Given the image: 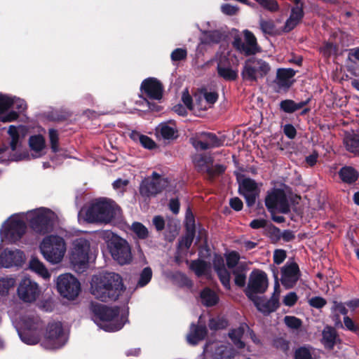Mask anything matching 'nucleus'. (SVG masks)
Here are the masks:
<instances>
[{
    "label": "nucleus",
    "mask_w": 359,
    "mask_h": 359,
    "mask_svg": "<svg viewBox=\"0 0 359 359\" xmlns=\"http://www.w3.org/2000/svg\"><path fill=\"white\" fill-rule=\"evenodd\" d=\"M24 136H11L9 146L0 148V162L22 161L32 158H39L46 154L47 146L43 136H30L29 145L30 152L23 146Z\"/></svg>",
    "instance_id": "f257e3e1"
},
{
    "label": "nucleus",
    "mask_w": 359,
    "mask_h": 359,
    "mask_svg": "<svg viewBox=\"0 0 359 359\" xmlns=\"http://www.w3.org/2000/svg\"><path fill=\"white\" fill-rule=\"evenodd\" d=\"M123 290L121 277L108 272L93 276L90 282V293L102 302L116 300Z\"/></svg>",
    "instance_id": "f03ea898"
},
{
    "label": "nucleus",
    "mask_w": 359,
    "mask_h": 359,
    "mask_svg": "<svg viewBox=\"0 0 359 359\" xmlns=\"http://www.w3.org/2000/svg\"><path fill=\"white\" fill-rule=\"evenodd\" d=\"M90 311L95 323L106 332L121 330L127 322V315L118 307H108L98 303H91Z\"/></svg>",
    "instance_id": "7ed1b4c3"
},
{
    "label": "nucleus",
    "mask_w": 359,
    "mask_h": 359,
    "mask_svg": "<svg viewBox=\"0 0 359 359\" xmlns=\"http://www.w3.org/2000/svg\"><path fill=\"white\" fill-rule=\"evenodd\" d=\"M83 214H85L84 219L88 222L107 224L119 216L121 210L114 201L99 198L92 201L87 209L81 210L79 217Z\"/></svg>",
    "instance_id": "20e7f679"
},
{
    "label": "nucleus",
    "mask_w": 359,
    "mask_h": 359,
    "mask_svg": "<svg viewBox=\"0 0 359 359\" xmlns=\"http://www.w3.org/2000/svg\"><path fill=\"white\" fill-rule=\"evenodd\" d=\"M13 322L21 340L28 345H34L39 341V330L41 322L38 316L28 312L20 317L10 313Z\"/></svg>",
    "instance_id": "39448f33"
},
{
    "label": "nucleus",
    "mask_w": 359,
    "mask_h": 359,
    "mask_svg": "<svg viewBox=\"0 0 359 359\" xmlns=\"http://www.w3.org/2000/svg\"><path fill=\"white\" fill-rule=\"evenodd\" d=\"M30 228L36 233L45 235L54 229L58 216L52 210L41 207L25 212Z\"/></svg>",
    "instance_id": "423d86ee"
},
{
    "label": "nucleus",
    "mask_w": 359,
    "mask_h": 359,
    "mask_svg": "<svg viewBox=\"0 0 359 359\" xmlns=\"http://www.w3.org/2000/svg\"><path fill=\"white\" fill-rule=\"evenodd\" d=\"M43 258L49 264H60L67 252V243L64 238L56 234L46 236L39 245Z\"/></svg>",
    "instance_id": "0eeeda50"
},
{
    "label": "nucleus",
    "mask_w": 359,
    "mask_h": 359,
    "mask_svg": "<svg viewBox=\"0 0 359 359\" xmlns=\"http://www.w3.org/2000/svg\"><path fill=\"white\" fill-rule=\"evenodd\" d=\"M102 238L107 244L112 258L121 265L130 264L133 259L131 248L128 243L111 231L101 233Z\"/></svg>",
    "instance_id": "6e6552de"
},
{
    "label": "nucleus",
    "mask_w": 359,
    "mask_h": 359,
    "mask_svg": "<svg viewBox=\"0 0 359 359\" xmlns=\"http://www.w3.org/2000/svg\"><path fill=\"white\" fill-rule=\"evenodd\" d=\"M25 219V212L11 215L0 229L1 240L8 243H15L20 241L27 229Z\"/></svg>",
    "instance_id": "1a4fd4ad"
},
{
    "label": "nucleus",
    "mask_w": 359,
    "mask_h": 359,
    "mask_svg": "<svg viewBox=\"0 0 359 359\" xmlns=\"http://www.w3.org/2000/svg\"><path fill=\"white\" fill-rule=\"evenodd\" d=\"M271 70V67L269 62L262 58L251 57L245 61L241 76L244 81L258 82L266 77Z\"/></svg>",
    "instance_id": "9d476101"
},
{
    "label": "nucleus",
    "mask_w": 359,
    "mask_h": 359,
    "mask_svg": "<svg viewBox=\"0 0 359 359\" xmlns=\"http://www.w3.org/2000/svg\"><path fill=\"white\" fill-rule=\"evenodd\" d=\"M92 248L89 240L84 237L74 239L69 250V259L74 266L85 268L92 253Z\"/></svg>",
    "instance_id": "9b49d317"
},
{
    "label": "nucleus",
    "mask_w": 359,
    "mask_h": 359,
    "mask_svg": "<svg viewBox=\"0 0 359 359\" xmlns=\"http://www.w3.org/2000/svg\"><path fill=\"white\" fill-rule=\"evenodd\" d=\"M67 337L63 332L62 323L54 322L48 324L41 346L48 350L57 349L67 342Z\"/></svg>",
    "instance_id": "f8f14e48"
},
{
    "label": "nucleus",
    "mask_w": 359,
    "mask_h": 359,
    "mask_svg": "<svg viewBox=\"0 0 359 359\" xmlns=\"http://www.w3.org/2000/svg\"><path fill=\"white\" fill-rule=\"evenodd\" d=\"M56 286L60 294L68 300L75 299L81 292L80 282L69 273L61 274L57 278Z\"/></svg>",
    "instance_id": "ddd939ff"
},
{
    "label": "nucleus",
    "mask_w": 359,
    "mask_h": 359,
    "mask_svg": "<svg viewBox=\"0 0 359 359\" xmlns=\"http://www.w3.org/2000/svg\"><path fill=\"white\" fill-rule=\"evenodd\" d=\"M168 184L166 178L154 172L152 175L142 180L140 187V195L144 198L155 196L161 192Z\"/></svg>",
    "instance_id": "4468645a"
},
{
    "label": "nucleus",
    "mask_w": 359,
    "mask_h": 359,
    "mask_svg": "<svg viewBox=\"0 0 359 359\" xmlns=\"http://www.w3.org/2000/svg\"><path fill=\"white\" fill-rule=\"evenodd\" d=\"M268 285L269 281L266 273L259 270L253 271L250 275L245 294L249 299L253 300L259 297L258 294L264 293Z\"/></svg>",
    "instance_id": "2eb2a0df"
},
{
    "label": "nucleus",
    "mask_w": 359,
    "mask_h": 359,
    "mask_svg": "<svg viewBox=\"0 0 359 359\" xmlns=\"http://www.w3.org/2000/svg\"><path fill=\"white\" fill-rule=\"evenodd\" d=\"M233 45L237 50L245 55H255L261 51L256 37L248 29L243 31V39L239 36L234 38Z\"/></svg>",
    "instance_id": "dca6fc26"
},
{
    "label": "nucleus",
    "mask_w": 359,
    "mask_h": 359,
    "mask_svg": "<svg viewBox=\"0 0 359 359\" xmlns=\"http://www.w3.org/2000/svg\"><path fill=\"white\" fill-rule=\"evenodd\" d=\"M17 292L19 298L26 303L34 302L41 294L39 284L29 278H24L21 280Z\"/></svg>",
    "instance_id": "f3484780"
},
{
    "label": "nucleus",
    "mask_w": 359,
    "mask_h": 359,
    "mask_svg": "<svg viewBox=\"0 0 359 359\" xmlns=\"http://www.w3.org/2000/svg\"><path fill=\"white\" fill-rule=\"evenodd\" d=\"M265 204L271 214L276 212L285 213L289 210V204L285 194L281 189H273L266 197Z\"/></svg>",
    "instance_id": "a211bd4d"
},
{
    "label": "nucleus",
    "mask_w": 359,
    "mask_h": 359,
    "mask_svg": "<svg viewBox=\"0 0 359 359\" xmlns=\"http://www.w3.org/2000/svg\"><path fill=\"white\" fill-rule=\"evenodd\" d=\"M192 162L198 171L205 172L210 176L221 174L225 170L222 165H213L212 158L208 155L196 154L192 156Z\"/></svg>",
    "instance_id": "6ab92c4d"
},
{
    "label": "nucleus",
    "mask_w": 359,
    "mask_h": 359,
    "mask_svg": "<svg viewBox=\"0 0 359 359\" xmlns=\"http://www.w3.org/2000/svg\"><path fill=\"white\" fill-rule=\"evenodd\" d=\"M276 283L274 286V292L270 299H266L264 297H259L252 300L257 309L263 313H269L274 311L278 307L279 304V283L278 278L275 276Z\"/></svg>",
    "instance_id": "aec40b11"
},
{
    "label": "nucleus",
    "mask_w": 359,
    "mask_h": 359,
    "mask_svg": "<svg viewBox=\"0 0 359 359\" xmlns=\"http://www.w3.org/2000/svg\"><path fill=\"white\" fill-rule=\"evenodd\" d=\"M25 261V253L18 249L6 248L0 252V266L11 268L20 266Z\"/></svg>",
    "instance_id": "412c9836"
},
{
    "label": "nucleus",
    "mask_w": 359,
    "mask_h": 359,
    "mask_svg": "<svg viewBox=\"0 0 359 359\" xmlns=\"http://www.w3.org/2000/svg\"><path fill=\"white\" fill-rule=\"evenodd\" d=\"M300 278V271L297 263L287 262L281 269L280 281L287 289L292 288Z\"/></svg>",
    "instance_id": "4be33fe9"
},
{
    "label": "nucleus",
    "mask_w": 359,
    "mask_h": 359,
    "mask_svg": "<svg viewBox=\"0 0 359 359\" xmlns=\"http://www.w3.org/2000/svg\"><path fill=\"white\" fill-rule=\"evenodd\" d=\"M238 181L239 192L245 197L247 205L249 207L253 205L259 192L257 184L250 178L243 180L238 178Z\"/></svg>",
    "instance_id": "5701e85b"
},
{
    "label": "nucleus",
    "mask_w": 359,
    "mask_h": 359,
    "mask_svg": "<svg viewBox=\"0 0 359 359\" xmlns=\"http://www.w3.org/2000/svg\"><path fill=\"white\" fill-rule=\"evenodd\" d=\"M190 142L196 150H205L223 144V136H192Z\"/></svg>",
    "instance_id": "b1692460"
},
{
    "label": "nucleus",
    "mask_w": 359,
    "mask_h": 359,
    "mask_svg": "<svg viewBox=\"0 0 359 359\" xmlns=\"http://www.w3.org/2000/svg\"><path fill=\"white\" fill-rule=\"evenodd\" d=\"M141 90L149 99L161 100L162 97V85L155 79H145L141 85Z\"/></svg>",
    "instance_id": "393cba45"
},
{
    "label": "nucleus",
    "mask_w": 359,
    "mask_h": 359,
    "mask_svg": "<svg viewBox=\"0 0 359 359\" xmlns=\"http://www.w3.org/2000/svg\"><path fill=\"white\" fill-rule=\"evenodd\" d=\"M212 264L222 284L226 289L229 290L231 287L230 273L226 267L224 259L221 255H215Z\"/></svg>",
    "instance_id": "a878e982"
},
{
    "label": "nucleus",
    "mask_w": 359,
    "mask_h": 359,
    "mask_svg": "<svg viewBox=\"0 0 359 359\" xmlns=\"http://www.w3.org/2000/svg\"><path fill=\"white\" fill-rule=\"evenodd\" d=\"M293 1L296 6L292 8L290 15L286 20L284 26V31L287 32L293 29L299 23L304 16L303 3L301 0Z\"/></svg>",
    "instance_id": "bb28decb"
},
{
    "label": "nucleus",
    "mask_w": 359,
    "mask_h": 359,
    "mask_svg": "<svg viewBox=\"0 0 359 359\" xmlns=\"http://www.w3.org/2000/svg\"><path fill=\"white\" fill-rule=\"evenodd\" d=\"M131 137L134 141H139L144 148L154 149L166 145L170 140H174L177 136H157V142H155L149 136H131Z\"/></svg>",
    "instance_id": "cd10ccee"
},
{
    "label": "nucleus",
    "mask_w": 359,
    "mask_h": 359,
    "mask_svg": "<svg viewBox=\"0 0 359 359\" xmlns=\"http://www.w3.org/2000/svg\"><path fill=\"white\" fill-rule=\"evenodd\" d=\"M295 74V71L291 68L278 69L277 70L275 83L279 88H288L291 84V79Z\"/></svg>",
    "instance_id": "c85d7f7f"
},
{
    "label": "nucleus",
    "mask_w": 359,
    "mask_h": 359,
    "mask_svg": "<svg viewBox=\"0 0 359 359\" xmlns=\"http://www.w3.org/2000/svg\"><path fill=\"white\" fill-rule=\"evenodd\" d=\"M245 329H247L250 332V335L252 340L254 342H256L255 334L249 330L248 326L245 325H241L238 327L231 330V332L229 333L230 339H231L234 345L238 348H242L245 346V344L242 341Z\"/></svg>",
    "instance_id": "c756f323"
},
{
    "label": "nucleus",
    "mask_w": 359,
    "mask_h": 359,
    "mask_svg": "<svg viewBox=\"0 0 359 359\" xmlns=\"http://www.w3.org/2000/svg\"><path fill=\"white\" fill-rule=\"evenodd\" d=\"M29 267L32 271L34 272L43 279L48 280L50 278V272L45 264L39 258L34 257H32L29 262Z\"/></svg>",
    "instance_id": "7c9ffc66"
},
{
    "label": "nucleus",
    "mask_w": 359,
    "mask_h": 359,
    "mask_svg": "<svg viewBox=\"0 0 359 359\" xmlns=\"http://www.w3.org/2000/svg\"><path fill=\"white\" fill-rule=\"evenodd\" d=\"M207 334V330L204 326H196L192 324L191 325L190 332L187 338L190 344L196 345L200 341L203 340Z\"/></svg>",
    "instance_id": "2f4dec72"
},
{
    "label": "nucleus",
    "mask_w": 359,
    "mask_h": 359,
    "mask_svg": "<svg viewBox=\"0 0 359 359\" xmlns=\"http://www.w3.org/2000/svg\"><path fill=\"white\" fill-rule=\"evenodd\" d=\"M339 175L343 182L351 184L357 181L359 173L354 168L346 165L339 170Z\"/></svg>",
    "instance_id": "473e14b6"
},
{
    "label": "nucleus",
    "mask_w": 359,
    "mask_h": 359,
    "mask_svg": "<svg viewBox=\"0 0 359 359\" xmlns=\"http://www.w3.org/2000/svg\"><path fill=\"white\" fill-rule=\"evenodd\" d=\"M178 133L177 127L174 121L162 122L156 128V135H175Z\"/></svg>",
    "instance_id": "72a5a7b5"
},
{
    "label": "nucleus",
    "mask_w": 359,
    "mask_h": 359,
    "mask_svg": "<svg viewBox=\"0 0 359 359\" xmlns=\"http://www.w3.org/2000/svg\"><path fill=\"white\" fill-rule=\"evenodd\" d=\"M16 284L15 278L12 276H6L0 278V296L8 295L10 291L13 290Z\"/></svg>",
    "instance_id": "f704fd0d"
},
{
    "label": "nucleus",
    "mask_w": 359,
    "mask_h": 359,
    "mask_svg": "<svg viewBox=\"0 0 359 359\" xmlns=\"http://www.w3.org/2000/svg\"><path fill=\"white\" fill-rule=\"evenodd\" d=\"M235 284L239 287L245 285L247 277V268L244 264H238V265L233 269Z\"/></svg>",
    "instance_id": "c9c22d12"
},
{
    "label": "nucleus",
    "mask_w": 359,
    "mask_h": 359,
    "mask_svg": "<svg viewBox=\"0 0 359 359\" xmlns=\"http://www.w3.org/2000/svg\"><path fill=\"white\" fill-rule=\"evenodd\" d=\"M310 99H307L306 101H302L298 103L294 102L291 100H285L280 102V109L287 113H292L298 109L303 108L306 106Z\"/></svg>",
    "instance_id": "e433bc0d"
},
{
    "label": "nucleus",
    "mask_w": 359,
    "mask_h": 359,
    "mask_svg": "<svg viewBox=\"0 0 359 359\" xmlns=\"http://www.w3.org/2000/svg\"><path fill=\"white\" fill-rule=\"evenodd\" d=\"M201 299L203 304L206 306H212L219 301L217 294L208 288H205L201 292Z\"/></svg>",
    "instance_id": "4c0bfd02"
},
{
    "label": "nucleus",
    "mask_w": 359,
    "mask_h": 359,
    "mask_svg": "<svg viewBox=\"0 0 359 359\" xmlns=\"http://www.w3.org/2000/svg\"><path fill=\"white\" fill-rule=\"evenodd\" d=\"M337 339L335 330L330 327H326L323 331V343L326 348H332Z\"/></svg>",
    "instance_id": "58836bf2"
},
{
    "label": "nucleus",
    "mask_w": 359,
    "mask_h": 359,
    "mask_svg": "<svg viewBox=\"0 0 359 359\" xmlns=\"http://www.w3.org/2000/svg\"><path fill=\"white\" fill-rule=\"evenodd\" d=\"M200 93L201 97L203 98L206 102L204 106L199 104L201 109H206L210 107L218 99V94L215 91H208L206 88H203Z\"/></svg>",
    "instance_id": "ea45409f"
},
{
    "label": "nucleus",
    "mask_w": 359,
    "mask_h": 359,
    "mask_svg": "<svg viewBox=\"0 0 359 359\" xmlns=\"http://www.w3.org/2000/svg\"><path fill=\"white\" fill-rule=\"evenodd\" d=\"M344 143L348 151L359 155V136H345Z\"/></svg>",
    "instance_id": "a19ab883"
},
{
    "label": "nucleus",
    "mask_w": 359,
    "mask_h": 359,
    "mask_svg": "<svg viewBox=\"0 0 359 359\" xmlns=\"http://www.w3.org/2000/svg\"><path fill=\"white\" fill-rule=\"evenodd\" d=\"M217 72L219 76L225 80H235L238 76L237 72L230 67H224L221 62L217 65Z\"/></svg>",
    "instance_id": "79ce46f5"
},
{
    "label": "nucleus",
    "mask_w": 359,
    "mask_h": 359,
    "mask_svg": "<svg viewBox=\"0 0 359 359\" xmlns=\"http://www.w3.org/2000/svg\"><path fill=\"white\" fill-rule=\"evenodd\" d=\"M151 277V269L150 267H145L140 273V277L137 282L136 288L146 286L150 282Z\"/></svg>",
    "instance_id": "37998d69"
},
{
    "label": "nucleus",
    "mask_w": 359,
    "mask_h": 359,
    "mask_svg": "<svg viewBox=\"0 0 359 359\" xmlns=\"http://www.w3.org/2000/svg\"><path fill=\"white\" fill-rule=\"evenodd\" d=\"M190 267L198 276H200L205 273L208 269V265L204 261L195 260L191 262Z\"/></svg>",
    "instance_id": "c03bdc74"
},
{
    "label": "nucleus",
    "mask_w": 359,
    "mask_h": 359,
    "mask_svg": "<svg viewBox=\"0 0 359 359\" xmlns=\"http://www.w3.org/2000/svg\"><path fill=\"white\" fill-rule=\"evenodd\" d=\"M131 230L140 239L146 238L149 234L147 227L140 222L133 223Z\"/></svg>",
    "instance_id": "a18cd8bd"
},
{
    "label": "nucleus",
    "mask_w": 359,
    "mask_h": 359,
    "mask_svg": "<svg viewBox=\"0 0 359 359\" xmlns=\"http://www.w3.org/2000/svg\"><path fill=\"white\" fill-rule=\"evenodd\" d=\"M320 51L324 56L329 57L337 53V46L332 42H325L320 48Z\"/></svg>",
    "instance_id": "49530a36"
},
{
    "label": "nucleus",
    "mask_w": 359,
    "mask_h": 359,
    "mask_svg": "<svg viewBox=\"0 0 359 359\" xmlns=\"http://www.w3.org/2000/svg\"><path fill=\"white\" fill-rule=\"evenodd\" d=\"M240 256L236 252L232 251L226 255V265L229 269H235L238 264Z\"/></svg>",
    "instance_id": "de8ad7c7"
},
{
    "label": "nucleus",
    "mask_w": 359,
    "mask_h": 359,
    "mask_svg": "<svg viewBox=\"0 0 359 359\" xmlns=\"http://www.w3.org/2000/svg\"><path fill=\"white\" fill-rule=\"evenodd\" d=\"M263 8L271 11H277L279 8L278 4L276 0H255Z\"/></svg>",
    "instance_id": "09e8293b"
},
{
    "label": "nucleus",
    "mask_w": 359,
    "mask_h": 359,
    "mask_svg": "<svg viewBox=\"0 0 359 359\" xmlns=\"http://www.w3.org/2000/svg\"><path fill=\"white\" fill-rule=\"evenodd\" d=\"M259 26L262 31L268 34H272L275 30V25L272 20H265L261 19L259 21Z\"/></svg>",
    "instance_id": "8fccbe9b"
},
{
    "label": "nucleus",
    "mask_w": 359,
    "mask_h": 359,
    "mask_svg": "<svg viewBox=\"0 0 359 359\" xmlns=\"http://www.w3.org/2000/svg\"><path fill=\"white\" fill-rule=\"evenodd\" d=\"M227 325L226 320L223 318H212L210 320L209 327L211 330L224 328Z\"/></svg>",
    "instance_id": "3c124183"
},
{
    "label": "nucleus",
    "mask_w": 359,
    "mask_h": 359,
    "mask_svg": "<svg viewBox=\"0 0 359 359\" xmlns=\"http://www.w3.org/2000/svg\"><path fill=\"white\" fill-rule=\"evenodd\" d=\"M69 114L66 111H53L48 115V118L54 121H60L62 120H65L67 117H69Z\"/></svg>",
    "instance_id": "603ef678"
},
{
    "label": "nucleus",
    "mask_w": 359,
    "mask_h": 359,
    "mask_svg": "<svg viewBox=\"0 0 359 359\" xmlns=\"http://www.w3.org/2000/svg\"><path fill=\"white\" fill-rule=\"evenodd\" d=\"M11 107L17 109L19 113H22L27 109V104L25 100L18 97H12Z\"/></svg>",
    "instance_id": "864d4df0"
},
{
    "label": "nucleus",
    "mask_w": 359,
    "mask_h": 359,
    "mask_svg": "<svg viewBox=\"0 0 359 359\" xmlns=\"http://www.w3.org/2000/svg\"><path fill=\"white\" fill-rule=\"evenodd\" d=\"M12 97L0 93V114L11 108Z\"/></svg>",
    "instance_id": "5fc2aeb1"
},
{
    "label": "nucleus",
    "mask_w": 359,
    "mask_h": 359,
    "mask_svg": "<svg viewBox=\"0 0 359 359\" xmlns=\"http://www.w3.org/2000/svg\"><path fill=\"white\" fill-rule=\"evenodd\" d=\"M284 322L287 327L292 329H297L302 325L301 320L294 316H285L284 318Z\"/></svg>",
    "instance_id": "6e6d98bb"
},
{
    "label": "nucleus",
    "mask_w": 359,
    "mask_h": 359,
    "mask_svg": "<svg viewBox=\"0 0 359 359\" xmlns=\"http://www.w3.org/2000/svg\"><path fill=\"white\" fill-rule=\"evenodd\" d=\"M194 239L193 232H189L180 241V248L189 249Z\"/></svg>",
    "instance_id": "4d7b16f0"
},
{
    "label": "nucleus",
    "mask_w": 359,
    "mask_h": 359,
    "mask_svg": "<svg viewBox=\"0 0 359 359\" xmlns=\"http://www.w3.org/2000/svg\"><path fill=\"white\" fill-rule=\"evenodd\" d=\"M295 359H311V351L307 347H301L295 351Z\"/></svg>",
    "instance_id": "13d9d810"
},
{
    "label": "nucleus",
    "mask_w": 359,
    "mask_h": 359,
    "mask_svg": "<svg viewBox=\"0 0 359 359\" xmlns=\"http://www.w3.org/2000/svg\"><path fill=\"white\" fill-rule=\"evenodd\" d=\"M187 50L183 48H176L171 53V59L173 61H180L186 58Z\"/></svg>",
    "instance_id": "bf43d9fd"
},
{
    "label": "nucleus",
    "mask_w": 359,
    "mask_h": 359,
    "mask_svg": "<svg viewBox=\"0 0 359 359\" xmlns=\"http://www.w3.org/2000/svg\"><path fill=\"white\" fill-rule=\"evenodd\" d=\"M221 11L225 15H234L238 13V7L229 4H224L222 5Z\"/></svg>",
    "instance_id": "052dcab7"
},
{
    "label": "nucleus",
    "mask_w": 359,
    "mask_h": 359,
    "mask_svg": "<svg viewBox=\"0 0 359 359\" xmlns=\"http://www.w3.org/2000/svg\"><path fill=\"white\" fill-rule=\"evenodd\" d=\"M344 325L345 329L349 331L357 332L359 330L358 326L347 316L344 317Z\"/></svg>",
    "instance_id": "680f3d73"
},
{
    "label": "nucleus",
    "mask_w": 359,
    "mask_h": 359,
    "mask_svg": "<svg viewBox=\"0 0 359 359\" xmlns=\"http://www.w3.org/2000/svg\"><path fill=\"white\" fill-rule=\"evenodd\" d=\"M286 258V252L283 250H276L273 253V262L280 264Z\"/></svg>",
    "instance_id": "e2e57ef3"
},
{
    "label": "nucleus",
    "mask_w": 359,
    "mask_h": 359,
    "mask_svg": "<svg viewBox=\"0 0 359 359\" xmlns=\"http://www.w3.org/2000/svg\"><path fill=\"white\" fill-rule=\"evenodd\" d=\"M297 300V296L295 292H290L285 296L283 299V303L285 305L288 306H293Z\"/></svg>",
    "instance_id": "0e129e2a"
},
{
    "label": "nucleus",
    "mask_w": 359,
    "mask_h": 359,
    "mask_svg": "<svg viewBox=\"0 0 359 359\" xmlns=\"http://www.w3.org/2000/svg\"><path fill=\"white\" fill-rule=\"evenodd\" d=\"M309 304L313 307L320 309L325 305L326 301L322 297H315L309 300Z\"/></svg>",
    "instance_id": "69168bd1"
},
{
    "label": "nucleus",
    "mask_w": 359,
    "mask_h": 359,
    "mask_svg": "<svg viewBox=\"0 0 359 359\" xmlns=\"http://www.w3.org/2000/svg\"><path fill=\"white\" fill-rule=\"evenodd\" d=\"M153 224L157 231H161L165 226V220L161 216H155L153 219Z\"/></svg>",
    "instance_id": "338daca9"
},
{
    "label": "nucleus",
    "mask_w": 359,
    "mask_h": 359,
    "mask_svg": "<svg viewBox=\"0 0 359 359\" xmlns=\"http://www.w3.org/2000/svg\"><path fill=\"white\" fill-rule=\"evenodd\" d=\"M18 118V114L15 111H11L8 114L6 115H1L0 116V120L2 122H11L13 121Z\"/></svg>",
    "instance_id": "774afa93"
}]
</instances>
